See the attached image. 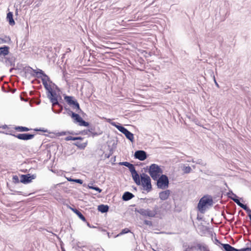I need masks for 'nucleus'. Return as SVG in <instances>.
I'll use <instances>...</instances> for the list:
<instances>
[{
  "label": "nucleus",
  "instance_id": "nucleus-1",
  "mask_svg": "<svg viewBox=\"0 0 251 251\" xmlns=\"http://www.w3.org/2000/svg\"><path fill=\"white\" fill-rule=\"evenodd\" d=\"M34 73H35V75H33L38 78H41L43 84L47 91V93H49L53 91L51 86L48 84V82L50 81L49 77L44 73V72L41 69L34 70L32 69Z\"/></svg>",
  "mask_w": 251,
  "mask_h": 251
},
{
  "label": "nucleus",
  "instance_id": "nucleus-2",
  "mask_svg": "<svg viewBox=\"0 0 251 251\" xmlns=\"http://www.w3.org/2000/svg\"><path fill=\"white\" fill-rule=\"evenodd\" d=\"M158 206L155 205L152 210L149 208L136 209L135 212L138 213L144 217L154 218L157 214Z\"/></svg>",
  "mask_w": 251,
  "mask_h": 251
},
{
  "label": "nucleus",
  "instance_id": "nucleus-3",
  "mask_svg": "<svg viewBox=\"0 0 251 251\" xmlns=\"http://www.w3.org/2000/svg\"><path fill=\"white\" fill-rule=\"evenodd\" d=\"M213 200L211 198L204 196L200 199L198 205V208L202 212L209 207L213 205Z\"/></svg>",
  "mask_w": 251,
  "mask_h": 251
},
{
  "label": "nucleus",
  "instance_id": "nucleus-4",
  "mask_svg": "<svg viewBox=\"0 0 251 251\" xmlns=\"http://www.w3.org/2000/svg\"><path fill=\"white\" fill-rule=\"evenodd\" d=\"M148 172L152 179L155 180L163 173V170L158 165L152 164L149 167Z\"/></svg>",
  "mask_w": 251,
  "mask_h": 251
},
{
  "label": "nucleus",
  "instance_id": "nucleus-5",
  "mask_svg": "<svg viewBox=\"0 0 251 251\" xmlns=\"http://www.w3.org/2000/svg\"><path fill=\"white\" fill-rule=\"evenodd\" d=\"M141 181L142 185L144 189L148 192L151 190V180L149 176L145 173H143L141 176Z\"/></svg>",
  "mask_w": 251,
  "mask_h": 251
},
{
  "label": "nucleus",
  "instance_id": "nucleus-6",
  "mask_svg": "<svg viewBox=\"0 0 251 251\" xmlns=\"http://www.w3.org/2000/svg\"><path fill=\"white\" fill-rule=\"evenodd\" d=\"M157 180V186L158 188L164 189L168 187L169 179L167 176L161 175L158 177Z\"/></svg>",
  "mask_w": 251,
  "mask_h": 251
},
{
  "label": "nucleus",
  "instance_id": "nucleus-7",
  "mask_svg": "<svg viewBox=\"0 0 251 251\" xmlns=\"http://www.w3.org/2000/svg\"><path fill=\"white\" fill-rule=\"evenodd\" d=\"M64 99L67 103L72 106L74 109L76 111H80L79 103L75 100H74V98L72 96H65Z\"/></svg>",
  "mask_w": 251,
  "mask_h": 251
},
{
  "label": "nucleus",
  "instance_id": "nucleus-8",
  "mask_svg": "<svg viewBox=\"0 0 251 251\" xmlns=\"http://www.w3.org/2000/svg\"><path fill=\"white\" fill-rule=\"evenodd\" d=\"M72 117L75 120V122L78 123L80 126H88L89 125V123L84 121L78 114L72 112Z\"/></svg>",
  "mask_w": 251,
  "mask_h": 251
},
{
  "label": "nucleus",
  "instance_id": "nucleus-9",
  "mask_svg": "<svg viewBox=\"0 0 251 251\" xmlns=\"http://www.w3.org/2000/svg\"><path fill=\"white\" fill-rule=\"evenodd\" d=\"M47 97L50 100V102L52 103V106H54L55 105H59L57 98V94L55 92L52 91L49 93H47Z\"/></svg>",
  "mask_w": 251,
  "mask_h": 251
},
{
  "label": "nucleus",
  "instance_id": "nucleus-10",
  "mask_svg": "<svg viewBox=\"0 0 251 251\" xmlns=\"http://www.w3.org/2000/svg\"><path fill=\"white\" fill-rule=\"evenodd\" d=\"M36 176L34 175L29 174L27 175H22L20 176V182L24 184H27L30 183L31 180L35 178Z\"/></svg>",
  "mask_w": 251,
  "mask_h": 251
},
{
  "label": "nucleus",
  "instance_id": "nucleus-11",
  "mask_svg": "<svg viewBox=\"0 0 251 251\" xmlns=\"http://www.w3.org/2000/svg\"><path fill=\"white\" fill-rule=\"evenodd\" d=\"M13 136L19 139L23 140H28L32 139L34 137V134L29 133H22L17 135L13 134Z\"/></svg>",
  "mask_w": 251,
  "mask_h": 251
},
{
  "label": "nucleus",
  "instance_id": "nucleus-12",
  "mask_svg": "<svg viewBox=\"0 0 251 251\" xmlns=\"http://www.w3.org/2000/svg\"><path fill=\"white\" fill-rule=\"evenodd\" d=\"M9 53V47L4 46L0 47V61L3 62V58Z\"/></svg>",
  "mask_w": 251,
  "mask_h": 251
},
{
  "label": "nucleus",
  "instance_id": "nucleus-13",
  "mask_svg": "<svg viewBox=\"0 0 251 251\" xmlns=\"http://www.w3.org/2000/svg\"><path fill=\"white\" fill-rule=\"evenodd\" d=\"M134 157L135 158L138 159L140 161H144L147 158V156L146 151L142 150H139L135 151Z\"/></svg>",
  "mask_w": 251,
  "mask_h": 251
},
{
  "label": "nucleus",
  "instance_id": "nucleus-14",
  "mask_svg": "<svg viewBox=\"0 0 251 251\" xmlns=\"http://www.w3.org/2000/svg\"><path fill=\"white\" fill-rule=\"evenodd\" d=\"M3 63L7 66H15V59L13 57H8L3 58Z\"/></svg>",
  "mask_w": 251,
  "mask_h": 251
},
{
  "label": "nucleus",
  "instance_id": "nucleus-15",
  "mask_svg": "<svg viewBox=\"0 0 251 251\" xmlns=\"http://www.w3.org/2000/svg\"><path fill=\"white\" fill-rule=\"evenodd\" d=\"M171 194V191L169 190H166L159 193V197L162 201H165L167 200Z\"/></svg>",
  "mask_w": 251,
  "mask_h": 251
},
{
  "label": "nucleus",
  "instance_id": "nucleus-16",
  "mask_svg": "<svg viewBox=\"0 0 251 251\" xmlns=\"http://www.w3.org/2000/svg\"><path fill=\"white\" fill-rule=\"evenodd\" d=\"M233 201L236 203V204L239 205L240 207L244 209L247 213H248L249 215L251 214V210L246 205L242 203H241L239 199H233Z\"/></svg>",
  "mask_w": 251,
  "mask_h": 251
},
{
  "label": "nucleus",
  "instance_id": "nucleus-17",
  "mask_svg": "<svg viewBox=\"0 0 251 251\" xmlns=\"http://www.w3.org/2000/svg\"><path fill=\"white\" fill-rule=\"evenodd\" d=\"M134 197V195L132 193L129 192H126L122 196V199L124 201H127L132 199Z\"/></svg>",
  "mask_w": 251,
  "mask_h": 251
},
{
  "label": "nucleus",
  "instance_id": "nucleus-18",
  "mask_svg": "<svg viewBox=\"0 0 251 251\" xmlns=\"http://www.w3.org/2000/svg\"><path fill=\"white\" fill-rule=\"evenodd\" d=\"M224 251H239V250L235 249L228 244H221Z\"/></svg>",
  "mask_w": 251,
  "mask_h": 251
},
{
  "label": "nucleus",
  "instance_id": "nucleus-19",
  "mask_svg": "<svg viewBox=\"0 0 251 251\" xmlns=\"http://www.w3.org/2000/svg\"><path fill=\"white\" fill-rule=\"evenodd\" d=\"M132 177L134 182L137 185L141 184V181L140 179V176L137 171L133 174H131Z\"/></svg>",
  "mask_w": 251,
  "mask_h": 251
},
{
  "label": "nucleus",
  "instance_id": "nucleus-20",
  "mask_svg": "<svg viewBox=\"0 0 251 251\" xmlns=\"http://www.w3.org/2000/svg\"><path fill=\"white\" fill-rule=\"evenodd\" d=\"M112 125L116 127L120 132H121L124 134L127 131V129L120 124L117 125L115 123H112Z\"/></svg>",
  "mask_w": 251,
  "mask_h": 251
},
{
  "label": "nucleus",
  "instance_id": "nucleus-21",
  "mask_svg": "<svg viewBox=\"0 0 251 251\" xmlns=\"http://www.w3.org/2000/svg\"><path fill=\"white\" fill-rule=\"evenodd\" d=\"M98 209L101 213H105L108 211L109 206L107 205L100 204L98 206Z\"/></svg>",
  "mask_w": 251,
  "mask_h": 251
},
{
  "label": "nucleus",
  "instance_id": "nucleus-22",
  "mask_svg": "<svg viewBox=\"0 0 251 251\" xmlns=\"http://www.w3.org/2000/svg\"><path fill=\"white\" fill-rule=\"evenodd\" d=\"M72 210L73 212H74V213H75L78 216V217L81 220H82L84 222L86 221V219H85V217L82 215V214L79 211H78L77 209H76L75 208H72Z\"/></svg>",
  "mask_w": 251,
  "mask_h": 251
},
{
  "label": "nucleus",
  "instance_id": "nucleus-23",
  "mask_svg": "<svg viewBox=\"0 0 251 251\" xmlns=\"http://www.w3.org/2000/svg\"><path fill=\"white\" fill-rule=\"evenodd\" d=\"M197 247L201 251H209L207 247L204 244H198Z\"/></svg>",
  "mask_w": 251,
  "mask_h": 251
},
{
  "label": "nucleus",
  "instance_id": "nucleus-24",
  "mask_svg": "<svg viewBox=\"0 0 251 251\" xmlns=\"http://www.w3.org/2000/svg\"><path fill=\"white\" fill-rule=\"evenodd\" d=\"M7 19L8 20L9 24L10 25H14L15 24V22L13 18V14L12 12H9L7 13Z\"/></svg>",
  "mask_w": 251,
  "mask_h": 251
},
{
  "label": "nucleus",
  "instance_id": "nucleus-25",
  "mask_svg": "<svg viewBox=\"0 0 251 251\" xmlns=\"http://www.w3.org/2000/svg\"><path fill=\"white\" fill-rule=\"evenodd\" d=\"M124 134L126 137V138L128 139L129 141H130L131 142L133 141L134 135L131 132L127 130V131Z\"/></svg>",
  "mask_w": 251,
  "mask_h": 251
},
{
  "label": "nucleus",
  "instance_id": "nucleus-26",
  "mask_svg": "<svg viewBox=\"0 0 251 251\" xmlns=\"http://www.w3.org/2000/svg\"><path fill=\"white\" fill-rule=\"evenodd\" d=\"M15 129L20 132L28 131L30 130L29 128L22 126H16Z\"/></svg>",
  "mask_w": 251,
  "mask_h": 251
},
{
  "label": "nucleus",
  "instance_id": "nucleus-27",
  "mask_svg": "<svg viewBox=\"0 0 251 251\" xmlns=\"http://www.w3.org/2000/svg\"><path fill=\"white\" fill-rule=\"evenodd\" d=\"M74 145L77 146L80 149H84L87 145V142L81 143L79 142H77L74 143Z\"/></svg>",
  "mask_w": 251,
  "mask_h": 251
},
{
  "label": "nucleus",
  "instance_id": "nucleus-28",
  "mask_svg": "<svg viewBox=\"0 0 251 251\" xmlns=\"http://www.w3.org/2000/svg\"><path fill=\"white\" fill-rule=\"evenodd\" d=\"M227 196L228 198H230L232 200H233V199H238L237 195L236 194H234L232 191H229L227 193Z\"/></svg>",
  "mask_w": 251,
  "mask_h": 251
},
{
  "label": "nucleus",
  "instance_id": "nucleus-29",
  "mask_svg": "<svg viewBox=\"0 0 251 251\" xmlns=\"http://www.w3.org/2000/svg\"><path fill=\"white\" fill-rule=\"evenodd\" d=\"M192 169L189 166H184L182 168V171L185 174H188L191 172Z\"/></svg>",
  "mask_w": 251,
  "mask_h": 251
},
{
  "label": "nucleus",
  "instance_id": "nucleus-30",
  "mask_svg": "<svg viewBox=\"0 0 251 251\" xmlns=\"http://www.w3.org/2000/svg\"><path fill=\"white\" fill-rule=\"evenodd\" d=\"M130 232H131L130 230L128 228H125L122 229V231H121V232L119 234H118L117 236H120L123 234L127 233H129Z\"/></svg>",
  "mask_w": 251,
  "mask_h": 251
},
{
  "label": "nucleus",
  "instance_id": "nucleus-31",
  "mask_svg": "<svg viewBox=\"0 0 251 251\" xmlns=\"http://www.w3.org/2000/svg\"><path fill=\"white\" fill-rule=\"evenodd\" d=\"M128 168L131 172V174H133L136 172L134 166L132 164L130 163L129 166H128Z\"/></svg>",
  "mask_w": 251,
  "mask_h": 251
},
{
  "label": "nucleus",
  "instance_id": "nucleus-32",
  "mask_svg": "<svg viewBox=\"0 0 251 251\" xmlns=\"http://www.w3.org/2000/svg\"><path fill=\"white\" fill-rule=\"evenodd\" d=\"M102 133V132L100 131V130H99L98 131H93L92 133H91V135L93 137L98 136L100 135H101ZM90 136V135H89Z\"/></svg>",
  "mask_w": 251,
  "mask_h": 251
},
{
  "label": "nucleus",
  "instance_id": "nucleus-33",
  "mask_svg": "<svg viewBox=\"0 0 251 251\" xmlns=\"http://www.w3.org/2000/svg\"><path fill=\"white\" fill-rule=\"evenodd\" d=\"M195 163L197 164H200L203 166L206 165V163L204 161H203L201 159H197V160L195 161Z\"/></svg>",
  "mask_w": 251,
  "mask_h": 251
},
{
  "label": "nucleus",
  "instance_id": "nucleus-34",
  "mask_svg": "<svg viewBox=\"0 0 251 251\" xmlns=\"http://www.w3.org/2000/svg\"><path fill=\"white\" fill-rule=\"evenodd\" d=\"M89 188L91 189L95 190L97 191H98L99 193H100L101 192V190L98 187L96 186H88Z\"/></svg>",
  "mask_w": 251,
  "mask_h": 251
},
{
  "label": "nucleus",
  "instance_id": "nucleus-35",
  "mask_svg": "<svg viewBox=\"0 0 251 251\" xmlns=\"http://www.w3.org/2000/svg\"><path fill=\"white\" fill-rule=\"evenodd\" d=\"M12 179L14 183H19L20 181V180L19 181V177L16 175L13 176Z\"/></svg>",
  "mask_w": 251,
  "mask_h": 251
},
{
  "label": "nucleus",
  "instance_id": "nucleus-36",
  "mask_svg": "<svg viewBox=\"0 0 251 251\" xmlns=\"http://www.w3.org/2000/svg\"><path fill=\"white\" fill-rule=\"evenodd\" d=\"M66 141H70V140H76V138L75 137H73L71 136H68L65 138Z\"/></svg>",
  "mask_w": 251,
  "mask_h": 251
},
{
  "label": "nucleus",
  "instance_id": "nucleus-37",
  "mask_svg": "<svg viewBox=\"0 0 251 251\" xmlns=\"http://www.w3.org/2000/svg\"><path fill=\"white\" fill-rule=\"evenodd\" d=\"M144 224L149 226H152V223L151 221L145 220L144 221Z\"/></svg>",
  "mask_w": 251,
  "mask_h": 251
},
{
  "label": "nucleus",
  "instance_id": "nucleus-38",
  "mask_svg": "<svg viewBox=\"0 0 251 251\" xmlns=\"http://www.w3.org/2000/svg\"><path fill=\"white\" fill-rule=\"evenodd\" d=\"M130 164V163L128 162H123L120 163V165H124V166H126L127 167H128V166H129Z\"/></svg>",
  "mask_w": 251,
  "mask_h": 251
},
{
  "label": "nucleus",
  "instance_id": "nucleus-39",
  "mask_svg": "<svg viewBox=\"0 0 251 251\" xmlns=\"http://www.w3.org/2000/svg\"><path fill=\"white\" fill-rule=\"evenodd\" d=\"M74 182L79 183V184H80L83 183V180L80 179H75Z\"/></svg>",
  "mask_w": 251,
  "mask_h": 251
},
{
  "label": "nucleus",
  "instance_id": "nucleus-40",
  "mask_svg": "<svg viewBox=\"0 0 251 251\" xmlns=\"http://www.w3.org/2000/svg\"><path fill=\"white\" fill-rule=\"evenodd\" d=\"M95 131V128L94 127H90L89 128L87 131H86V134H87V132H90V133H92L93 131Z\"/></svg>",
  "mask_w": 251,
  "mask_h": 251
},
{
  "label": "nucleus",
  "instance_id": "nucleus-41",
  "mask_svg": "<svg viewBox=\"0 0 251 251\" xmlns=\"http://www.w3.org/2000/svg\"><path fill=\"white\" fill-rule=\"evenodd\" d=\"M5 38H6V40H2V41L4 43L8 42L10 41V38L9 37H5Z\"/></svg>",
  "mask_w": 251,
  "mask_h": 251
},
{
  "label": "nucleus",
  "instance_id": "nucleus-42",
  "mask_svg": "<svg viewBox=\"0 0 251 251\" xmlns=\"http://www.w3.org/2000/svg\"><path fill=\"white\" fill-rule=\"evenodd\" d=\"M52 111H53L54 113H59L61 112V111H62V108H61V109H60V110H59L58 111H56V110H54L53 109V108H52Z\"/></svg>",
  "mask_w": 251,
  "mask_h": 251
},
{
  "label": "nucleus",
  "instance_id": "nucleus-43",
  "mask_svg": "<svg viewBox=\"0 0 251 251\" xmlns=\"http://www.w3.org/2000/svg\"><path fill=\"white\" fill-rule=\"evenodd\" d=\"M87 225L90 228H96V227L94 226H91L89 223H87Z\"/></svg>",
  "mask_w": 251,
  "mask_h": 251
},
{
  "label": "nucleus",
  "instance_id": "nucleus-44",
  "mask_svg": "<svg viewBox=\"0 0 251 251\" xmlns=\"http://www.w3.org/2000/svg\"><path fill=\"white\" fill-rule=\"evenodd\" d=\"M34 130L35 131H44V132L46 131V130H44L42 129L41 128H40V129L36 128V129H34Z\"/></svg>",
  "mask_w": 251,
  "mask_h": 251
},
{
  "label": "nucleus",
  "instance_id": "nucleus-45",
  "mask_svg": "<svg viewBox=\"0 0 251 251\" xmlns=\"http://www.w3.org/2000/svg\"><path fill=\"white\" fill-rule=\"evenodd\" d=\"M67 180L69 181H72V182H74V179H73V178H71L70 177L69 178H67Z\"/></svg>",
  "mask_w": 251,
  "mask_h": 251
},
{
  "label": "nucleus",
  "instance_id": "nucleus-46",
  "mask_svg": "<svg viewBox=\"0 0 251 251\" xmlns=\"http://www.w3.org/2000/svg\"><path fill=\"white\" fill-rule=\"evenodd\" d=\"M214 82H215V85L217 87H219V85L218 84V83L217 82L216 79L214 78Z\"/></svg>",
  "mask_w": 251,
  "mask_h": 251
},
{
  "label": "nucleus",
  "instance_id": "nucleus-47",
  "mask_svg": "<svg viewBox=\"0 0 251 251\" xmlns=\"http://www.w3.org/2000/svg\"><path fill=\"white\" fill-rule=\"evenodd\" d=\"M75 138H76V140H82V138L81 137H75Z\"/></svg>",
  "mask_w": 251,
  "mask_h": 251
},
{
  "label": "nucleus",
  "instance_id": "nucleus-48",
  "mask_svg": "<svg viewBox=\"0 0 251 251\" xmlns=\"http://www.w3.org/2000/svg\"><path fill=\"white\" fill-rule=\"evenodd\" d=\"M188 162H192L193 163H195V161L194 159H192L191 160H188Z\"/></svg>",
  "mask_w": 251,
  "mask_h": 251
},
{
  "label": "nucleus",
  "instance_id": "nucleus-49",
  "mask_svg": "<svg viewBox=\"0 0 251 251\" xmlns=\"http://www.w3.org/2000/svg\"><path fill=\"white\" fill-rule=\"evenodd\" d=\"M21 100H24V101H27V100H25V99H23V98H22V97L21 98Z\"/></svg>",
  "mask_w": 251,
  "mask_h": 251
},
{
  "label": "nucleus",
  "instance_id": "nucleus-50",
  "mask_svg": "<svg viewBox=\"0 0 251 251\" xmlns=\"http://www.w3.org/2000/svg\"><path fill=\"white\" fill-rule=\"evenodd\" d=\"M215 241L216 242V243H219V244H220V241H219L218 239H215Z\"/></svg>",
  "mask_w": 251,
  "mask_h": 251
},
{
  "label": "nucleus",
  "instance_id": "nucleus-51",
  "mask_svg": "<svg viewBox=\"0 0 251 251\" xmlns=\"http://www.w3.org/2000/svg\"><path fill=\"white\" fill-rule=\"evenodd\" d=\"M14 69V68H11V69H10V70H9V72H10V73H11V72H12V71Z\"/></svg>",
  "mask_w": 251,
  "mask_h": 251
},
{
  "label": "nucleus",
  "instance_id": "nucleus-52",
  "mask_svg": "<svg viewBox=\"0 0 251 251\" xmlns=\"http://www.w3.org/2000/svg\"><path fill=\"white\" fill-rule=\"evenodd\" d=\"M106 156H107V158L109 157V155H106Z\"/></svg>",
  "mask_w": 251,
  "mask_h": 251
},
{
  "label": "nucleus",
  "instance_id": "nucleus-53",
  "mask_svg": "<svg viewBox=\"0 0 251 251\" xmlns=\"http://www.w3.org/2000/svg\"><path fill=\"white\" fill-rule=\"evenodd\" d=\"M106 156H107V158L109 157V155H106Z\"/></svg>",
  "mask_w": 251,
  "mask_h": 251
}]
</instances>
